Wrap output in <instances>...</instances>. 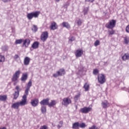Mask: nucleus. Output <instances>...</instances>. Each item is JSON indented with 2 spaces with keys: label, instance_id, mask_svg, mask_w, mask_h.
<instances>
[{
  "label": "nucleus",
  "instance_id": "nucleus-1",
  "mask_svg": "<svg viewBox=\"0 0 129 129\" xmlns=\"http://www.w3.org/2000/svg\"><path fill=\"white\" fill-rule=\"evenodd\" d=\"M26 104H28V102H27V97L26 96H23L21 101L13 103L11 107L14 109H18L20 106H24Z\"/></svg>",
  "mask_w": 129,
  "mask_h": 129
},
{
  "label": "nucleus",
  "instance_id": "nucleus-2",
  "mask_svg": "<svg viewBox=\"0 0 129 129\" xmlns=\"http://www.w3.org/2000/svg\"><path fill=\"white\" fill-rule=\"evenodd\" d=\"M20 74L21 71L18 70L17 71L13 76V77L12 78V81H13V82H14L13 85H14L15 86V85H17V84L18 83V79H19Z\"/></svg>",
  "mask_w": 129,
  "mask_h": 129
},
{
  "label": "nucleus",
  "instance_id": "nucleus-3",
  "mask_svg": "<svg viewBox=\"0 0 129 129\" xmlns=\"http://www.w3.org/2000/svg\"><path fill=\"white\" fill-rule=\"evenodd\" d=\"M66 73L64 69H60L59 71L56 72V73L53 74V77L57 78V77H59V76H63V75H65Z\"/></svg>",
  "mask_w": 129,
  "mask_h": 129
},
{
  "label": "nucleus",
  "instance_id": "nucleus-4",
  "mask_svg": "<svg viewBox=\"0 0 129 129\" xmlns=\"http://www.w3.org/2000/svg\"><path fill=\"white\" fill-rule=\"evenodd\" d=\"M115 25H116V20H112L105 25V27L107 29H113L115 27Z\"/></svg>",
  "mask_w": 129,
  "mask_h": 129
},
{
  "label": "nucleus",
  "instance_id": "nucleus-5",
  "mask_svg": "<svg viewBox=\"0 0 129 129\" xmlns=\"http://www.w3.org/2000/svg\"><path fill=\"white\" fill-rule=\"evenodd\" d=\"M98 81L100 84H103L105 83V76L101 74L98 76Z\"/></svg>",
  "mask_w": 129,
  "mask_h": 129
},
{
  "label": "nucleus",
  "instance_id": "nucleus-6",
  "mask_svg": "<svg viewBox=\"0 0 129 129\" xmlns=\"http://www.w3.org/2000/svg\"><path fill=\"white\" fill-rule=\"evenodd\" d=\"M71 102L72 101L70 98H69V97H66L62 99L61 104L64 106H68V105H69V104H70Z\"/></svg>",
  "mask_w": 129,
  "mask_h": 129
},
{
  "label": "nucleus",
  "instance_id": "nucleus-7",
  "mask_svg": "<svg viewBox=\"0 0 129 129\" xmlns=\"http://www.w3.org/2000/svg\"><path fill=\"white\" fill-rule=\"evenodd\" d=\"M48 37H49V34L48 33V32L45 31L42 32L41 34V35L40 36V39L41 41H43V42H45L47 39H48Z\"/></svg>",
  "mask_w": 129,
  "mask_h": 129
},
{
  "label": "nucleus",
  "instance_id": "nucleus-8",
  "mask_svg": "<svg viewBox=\"0 0 129 129\" xmlns=\"http://www.w3.org/2000/svg\"><path fill=\"white\" fill-rule=\"evenodd\" d=\"M32 86V81L30 80L27 84L26 89L25 90V94L23 96H25L27 97V96L29 94V91L30 90V88Z\"/></svg>",
  "mask_w": 129,
  "mask_h": 129
},
{
  "label": "nucleus",
  "instance_id": "nucleus-9",
  "mask_svg": "<svg viewBox=\"0 0 129 129\" xmlns=\"http://www.w3.org/2000/svg\"><path fill=\"white\" fill-rule=\"evenodd\" d=\"M49 100H50V99L48 98L46 99H44L40 102V104L44 106V105H48Z\"/></svg>",
  "mask_w": 129,
  "mask_h": 129
},
{
  "label": "nucleus",
  "instance_id": "nucleus-10",
  "mask_svg": "<svg viewBox=\"0 0 129 129\" xmlns=\"http://www.w3.org/2000/svg\"><path fill=\"white\" fill-rule=\"evenodd\" d=\"M31 104L34 107H36V106H37L38 104H39V99L35 98L33 100H32L31 102Z\"/></svg>",
  "mask_w": 129,
  "mask_h": 129
},
{
  "label": "nucleus",
  "instance_id": "nucleus-11",
  "mask_svg": "<svg viewBox=\"0 0 129 129\" xmlns=\"http://www.w3.org/2000/svg\"><path fill=\"white\" fill-rule=\"evenodd\" d=\"M23 47L28 48L29 47V45H30V43H31V41L29 39H26L23 40Z\"/></svg>",
  "mask_w": 129,
  "mask_h": 129
},
{
  "label": "nucleus",
  "instance_id": "nucleus-12",
  "mask_svg": "<svg viewBox=\"0 0 129 129\" xmlns=\"http://www.w3.org/2000/svg\"><path fill=\"white\" fill-rule=\"evenodd\" d=\"M40 14H41V12H40V11H36L34 12L29 13L27 15V17H38V16H39Z\"/></svg>",
  "mask_w": 129,
  "mask_h": 129
},
{
  "label": "nucleus",
  "instance_id": "nucleus-13",
  "mask_svg": "<svg viewBox=\"0 0 129 129\" xmlns=\"http://www.w3.org/2000/svg\"><path fill=\"white\" fill-rule=\"evenodd\" d=\"M91 110V108L90 107H84L83 108H81L80 110L81 112L82 113H88L89 111Z\"/></svg>",
  "mask_w": 129,
  "mask_h": 129
},
{
  "label": "nucleus",
  "instance_id": "nucleus-14",
  "mask_svg": "<svg viewBox=\"0 0 129 129\" xmlns=\"http://www.w3.org/2000/svg\"><path fill=\"white\" fill-rule=\"evenodd\" d=\"M75 54L76 57H77V58L81 57V56L83 54V50H82V49H78L76 50Z\"/></svg>",
  "mask_w": 129,
  "mask_h": 129
},
{
  "label": "nucleus",
  "instance_id": "nucleus-15",
  "mask_svg": "<svg viewBox=\"0 0 129 129\" xmlns=\"http://www.w3.org/2000/svg\"><path fill=\"white\" fill-rule=\"evenodd\" d=\"M31 61V58L30 57L26 56L24 59V64L25 66H28L30 64V62Z\"/></svg>",
  "mask_w": 129,
  "mask_h": 129
},
{
  "label": "nucleus",
  "instance_id": "nucleus-16",
  "mask_svg": "<svg viewBox=\"0 0 129 129\" xmlns=\"http://www.w3.org/2000/svg\"><path fill=\"white\" fill-rule=\"evenodd\" d=\"M56 104H57L56 100H52L50 103L48 102V106H49V107H53V106H54Z\"/></svg>",
  "mask_w": 129,
  "mask_h": 129
},
{
  "label": "nucleus",
  "instance_id": "nucleus-17",
  "mask_svg": "<svg viewBox=\"0 0 129 129\" xmlns=\"http://www.w3.org/2000/svg\"><path fill=\"white\" fill-rule=\"evenodd\" d=\"M121 59L123 60V61H126V60H129L128 53H124V55L121 56Z\"/></svg>",
  "mask_w": 129,
  "mask_h": 129
},
{
  "label": "nucleus",
  "instance_id": "nucleus-18",
  "mask_svg": "<svg viewBox=\"0 0 129 129\" xmlns=\"http://www.w3.org/2000/svg\"><path fill=\"white\" fill-rule=\"evenodd\" d=\"M28 79V74L24 73L22 74V77L21 78V81H26Z\"/></svg>",
  "mask_w": 129,
  "mask_h": 129
},
{
  "label": "nucleus",
  "instance_id": "nucleus-19",
  "mask_svg": "<svg viewBox=\"0 0 129 129\" xmlns=\"http://www.w3.org/2000/svg\"><path fill=\"white\" fill-rule=\"evenodd\" d=\"M62 26L63 27V28H66V29H71V28L70 25H69V23L66 22H62Z\"/></svg>",
  "mask_w": 129,
  "mask_h": 129
},
{
  "label": "nucleus",
  "instance_id": "nucleus-20",
  "mask_svg": "<svg viewBox=\"0 0 129 129\" xmlns=\"http://www.w3.org/2000/svg\"><path fill=\"white\" fill-rule=\"evenodd\" d=\"M32 48L33 49H38L39 48V42L35 41L32 45Z\"/></svg>",
  "mask_w": 129,
  "mask_h": 129
},
{
  "label": "nucleus",
  "instance_id": "nucleus-21",
  "mask_svg": "<svg viewBox=\"0 0 129 129\" xmlns=\"http://www.w3.org/2000/svg\"><path fill=\"white\" fill-rule=\"evenodd\" d=\"M108 105H109V103H108V102H107L106 100H105L102 102V106L103 108H106Z\"/></svg>",
  "mask_w": 129,
  "mask_h": 129
},
{
  "label": "nucleus",
  "instance_id": "nucleus-22",
  "mask_svg": "<svg viewBox=\"0 0 129 129\" xmlns=\"http://www.w3.org/2000/svg\"><path fill=\"white\" fill-rule=\"evenodd\" d=\"M82 23H83V20L80 19H77L75 22V24H77L79 27L82 25Z\"/></svg>",
  "mask_w": 129,
  "mask_h": 129
},
{
  "label": "nucleus",
  "instance_id": "nucleus-23",
  "mask_svg": "<svg viewBox=\"0 0 129 129\" xmlns=\"http://www.w3.org/2000/svg\"><path fill=\"white\" fill-rule=\"evenodd\" d=\"M50 30H56L57 29V27L56 26V23L53 22L51 23V26L50 27Z\"/></svg>",
  "mask_w": 129,
  "mask_h": 129
},
{
  "label": "nucleus",
  "instance_id": "nucleus-24",
  "mask_svg": "<svg viewBox=\"0 0 129 129\" xmlns=\"http://www.w3.org/2000/svg\"><path fill=\"white\" fill-rule=\"evenodd\" d=\"M72 128L78 129L79 128V122H75L73 124Z\"/></svg>",
  "mask_w": 129,
  "mask_h": 129
},
{
  "label": "nucleus",
  "instance_id": "nucleus-25",
  "mask_svg": "<svg viewBox=\"0 0 129 129\" xmlns=\"http://www.w3.org/2000/svg\"><path fill=\"white\" fill-rule=\"evenodd\" d=\"M20 95V92L15 91V93L13 94V99H17L18 97H19V96Z\"/></svg>",
  "mask_w": 129,
  "mask_h": 129
},
{
  "label": "nucleus",
  "instance_id": "nucleus-26",
  "mask_svg": "<svg viewBox=\"0 0 129 129\" xmlns=\"http://www.w3.org/2000/svg\"><path fill=\"white\" fill-rule=\"evenodd\" d=\"M8 98V97L7 95H0V101H6L7 100V99Z\"/></svg>",
  "mask_w": 129,
  "mask_h": 129
},
{
  "label": "nucleus",
  "instance_id": "nucleus-27",
  "mask_svg": "<svg viewBox=\"0 0 129 129\" xmlns=\"http://www.w3.org/2000/svg\"><path fill=\"white\" fill-rule=\"evenodd\" d=\"M41 111L42 113H46L47 112V108L45 106H41Z\"/></svg>",
  "mask_w": 129,
  "mask_h": 129
},
{
  "label": "nucleus",
  "instance_id": "nucleus-28",
  "mask_svg": "<svg viewBox=\"0 0 129 129\" xmlns=\"http://www.w3.org/2000/svg\"><path fill=\"white\" fill-rule=\"evenodd\" d=\"M2 51H4V52H6L9 50V46L7 45H4L2 47Z\"/></svg>",
  "mask_w": 129,
  "mask_h": 129
},
{
  "label": "nucleus",
  "instance_id": "nucleus-29",
  "mask_svg": "<svg viewBox=\"0 0 129 129\" xmlns=\"http://www.w3.org/2000/svg\"><path fill=\"white\" fill-rule=\"evenodd\" d=\"M84 88L85 89V91H88L89 89V85L87 84V83H86L84 85Z\"/></svg>",
  "mask_w": 129,
  "mask_h": 129
},
{
  "label": "nucleus",
  "instance_id": "nucleus-30",
  "mask_svg": "<svg viewBox=\"0 0 129 129\" xmlns=\"http://www.w3.org/2000/svg\"><path fill=\"white\" fill-rule=\"evenodd\" d=\"M115 33V31L113 30V29L108 30V35H114Z\"/></svg>",
  "mask_w": 129,
  "mask_h": 129
},
{
  "label": "nucleus",
  "instance_id": "nucleus-31",
  "mask_svg": "<svg viewBox=\"0 0 129 129\" xmlns=\"http://www.w3.org/2000/svg\"><path fill=\"white\" fill-rule=\"evenodd\" d=\"M23 42V39H17L15 41V44L16 45H18L19 44H22V43Z\"/></svg>",
  "mask_w": 129,
  "mask_h": 129
},
{
  "label": "nucleus",
  "instance_id": "nucleus-32",
  "mask_svg": "<svg viewBox=\"0 0 129 129\" xmlns=\"http://www.w3.org/2000/svg\"><path fill=\"white\" fill-rule=\"evenodd\" d=\"M32 30L33 32H34V33H36L38 31V27L36 25H33V26L32 28Z\"/></svg>",
  "mask_w": 129,
  "mask_h": 129
},
{
  "label": "nucleus",
  "instance_id": "nucleus-33",
  "mask_svg": "<svg viewBox=\"0 0 129 129\" xmlns=\"http://www.w3.org/2000/svg\"><path fill=\"white\" fill-rule=\"evenodd\" d=\"M74 41H75V37L73 36L69 37V42H71V43H72Z\"/></svg>",
  "mask_w": 129,
  "mask_h": 129
},
{
  "label": "nucleus",
  "instance_id": "nucleus-34",
  "mask_svg": "<svg viewBox=\"0 0 129 129\" xmlns=\"http://www.w3.org/2000/svg\"><path fill=\"white\" fill-rule=\"evenodd\" d=\"M86 126V125L85 124V123H79V127H81V128H84Z\"/></svg>",
  "mask_w": 129,
  "mask_h": 129
},
{
  "label": "nucleus",
  "instance_id": "nucleus-35",
  "mask_svg": "<svg viewBox=\"0 0 129 129\" xmlns=\"http://www.w3.org/2000/svg\"><path fill=\"white\" fill-rule=\"evenodd\" d=\"M81 95V94H80V93H79L78 95H76L74 97L75 100L77 101V100H78V98H79V97H80Z\"/></svg>",
  "mask_w": 129,
  "mask_h": 129
},
{
  "label": "nucleus",
  "instance_id": "nucleus-36",
  "mask_svg": "<svg viewBox=\"0 0 129 129\" xmlns=\"http://www.w3.org/2000/svg\"><path fill=\"white\" fill-rule=\"evenodd\" d=\"M99 72V71H98V70L95 69V70H94V71L93 72V74H94V75H97V74H98Z\"/></svg>",
  "mask_w": 129,
  "mask_h": 129
},
{
  "label": "nucleus",
  "instance_id": "nucleus-37",
  "mask_svg": "<svg viewBox=\"0 0 129 129\" xmlns=\"http://www.w3.org/2000/svg\"><path fill=\"white\" fill-rule=\"evenodd\" d=\"M0 62H5V56L0 55Z\"/></svg>",
  "mask_w": 129,
  "mask_h": 129
},
{
  "label": "nucleus",
  "instance_id": "nucleus-38",
  "mask_svg": "<svg viewBox=\"0 0 129 129\" xmlns=\"http://www.w3.org/2000/svg\"><path fill=\"white\" fill-rule=\"evenodd\" d=\"M99 43L100 41L99 40H96L95 42H94V46H95V47H97V46H98L99 45Z\"/></svg>",
  "mask_w": 129,
  "mask_h": 129
},
{
  "label": "nucleus",
  "instance_id": "nucleus-39",
  "mask_svg": "<svg viewBox=\"0 0 129 129\" xmlns=\"http://www.w3.org/2000/svg\"><path fill=\"white\" fill-rule=\"evenodd\" d=\"M88 12V8L86 7V8L84 9V10L83 11V13H84V15H86V14H87Z\"/></svg>",
  "mask_w": 129,
  "mask_h": 129
},
{
  "label": "nucleus",
  "instance_id": "nucleus-40",
  "mask_svg": "<svg viewBox=\"0 0 129 129\" xmlns=\"http://www.w3.org/2000/svg\"><path fill=\"white\" fill-rule=\"evenodd\" d=\"M89 129H98V127L96 125H93L91 127H90Z\"/></svg>",
  "mask_w": 129,
  "mask_h": 129
},
{
  "label": "nucleus",
  "instance_id": "nucleus-41",
  "mask_svg": "<svg viewBox=\"0 0 129 129\" xmlns=\"http://www.w3.org/2000/svg\"><path fill=\"white\" fill-rule=\"evenodd\" d=\"M15 89L17 90V92H20V91L21 90V89L20 88V86H17L15 87Z\"/></svg>",
  "mask_w": 129,
  "mask_h": 129
},
{
  "label": "nucleus",
  "instance_id": "nucleus-42",
  "mask_svg": "<svg viewBox=\"0 0 129 129\" xmlns=\"http://www.w3.org/2000/svg\"><path fill=\"white\" fill-rule=\"evenodd\" d=\"M48 127L46 125H44L43 126H41L40 127V129H48Z\"/></svg>",
  "mask_w": 129,
  "mask_h": 129
},
{
  "label": "nucleus",
  "instance_id": "nucleus-43",
  "mask_svg": "<svg viewBox=\"0 0 129 129\" xmlns=\"http://www.w3.org/2000/svg\"><path fill=\"white\" fill-rule=\"evenodd\" d=\"M128 39H127V38L125 37L124 38V42L125 44H128Z\"/></svg>",
  "mask_w": 129,
  "mask_h": 129
},
{
  "label": "nucleus",
  "instance_id": "nucleus-44",
  "mask_svg": "<svg viewBox=\"0 0 129 129\" xmlns=\"http://www.w3.org/2000/svg\"><path fill=\"white\" fill-rule=\"evenodd\" d=\"M126 33H129V25H127L125 28Z\"/></svg>",
  "mask_w": 129,
  "mask_h": 129
},
{
  "label": "nucleus",
  "instance_id": "nucleus-45",
  "mask_svg": "<svg viewBox=\"0 0 129 129\" xmlns=\"http://www.w3.org/2000/svg\"><path fill=\"white\" fill-rule=\"evenodd\" d=\"M18 58H19V55L16 54V55L14 56V59H18Z\"/></svg>",
  "mask_w": 129,
  "mask_h": 129
},
{
  "label": "nucleus",
  "instance_id": "nucleus-46",
  "mask_svg": "<svg viewBox=\"0 0 129 129\" xmlns=\"http://www.w3.org/2000/svg\"><path fill=\"white\" fill-rule=\"evenodd\" d=\"M61 127H62V125L59 124L57 125V128H61Z\"/></svg>",
  "mask_w": 129,
  "mask_h": 129
},
{
  "label": "nucleus",
  "instance_id": "nucleus-47",
  "mask_svg": "<svg viewBox=\"0 0 129 129\" xmlns=\"http://www.w3.org/2000/svg\"><path fill=\"white\" fill-rule=\"evenodd\" d=\"M59 124H60L61 125H62L63 124V121H60L59 122Z\"/></svg>",
  "mask_w": 129,
  "mask_h": 129
},
{
  "label": "nucleus",
  "instance_id": "nucleus-48",
  "mask_svg": "<svg viewBox=\"0 0 129 129\" xmlns=\"http://www.w3.org/2000/svg\"><path fill=\"white\" fill-rule=\"evenodd\" d=\"M27 18H28L29 20H32V19H33V17H27Z\"/></svg>",
  "mask_w": 129,
  "mask_h": 129
},
{
  "label": "nucleus",
  "instance_id": "nucleus-49",
  "mask_svg": "<svg viewBox=\"0 0 129 129\" xmlns=\"http://www.w3.org/2000/svg\"><path fill=\"white\" fill-rule=\"evenodd\" d=\"M3 2H4V3H8V2H10L9 0H2Z\"/></svg>",
  "mask_w": 129,
  "mask_h": 129
},
{
  "label": "nucleus",
  "instance_id": "nucleus-50",
  "mask_svg": "<svg viewBox=\"0 0 129 129\" xmlns=\"http://www.w3.org/2000/svg\"><path fill=\"white\" fill-rule=\"evenodd\" d=\"M64 8H66L67 7H68V4H66L64 5Z\"/></svg>",
  "mask_w": 129,
  "mask_h": 129
},
{
  "label": "nucleus",
  "instance_id": "nucleus-51",
  "mask_svg": "<svg viewBox=\"0 0 129 129\" xmlns=\"http://www.w3.org/2000/svg\"><path fill=\"white\" fill-rule=\"evenodd\" d=\"M94 1V0H90L89 2H90V3H93Z\"/></svg>",
  "mask_w": 129,
  "mask_h": 129
},
{
  "label": "nucleus",
  "instance_id": "nucleus-52",
  "mask_svg": "<svg viewBox=\"0 0 129 129\" xmlns=\"http://www.w3.org/2000/svg\"><path fill=\"white\" fill-rule=\"evenodd\" d=\"M0 129H7L6 127H3L2 128H0Z\"/></svg>",
  "mask_w": 129,
  "mask_h": 129
},
{
  "label": "nucleus",
  "instance_id": "nucleus-53",
  "mask_svg": "<svg viewBox=\"0 0 129 129\" xmlns=\"http://www.w3.org/2000/svg\"><path fill=\"white\" fill-rule=\"evenodd\" d=\"M52 126H55L56 125L54 124V123H52Z\"/></svg>",
  "mask_w": 129,
  "mask_h": 129
},
{
  "label": "nucleus",
  "instance_id": "nucleus-54",
  "mask_svg": "<svg viewBox=\"0 0 129 129\" xmlns=\"http://www.w3.org/2000/svg\"><path fill=\"white\" fill-rule=\"evenodd\" d=\"M55 2H57V3H59V2H60V0H55Z\"/></svg>",
  "mask_w": 129,
  "mask_h": 129
},
{
  "label": "nucleus",
  "instance_id": "nucleus-55",
  "mask_svg": "<svg viewBox=\"0 0 129 129\" xmlns=\"http://www.w3.org/2000/svg\"><path fill=\"white\" fill-rule=\"evenodd\" d=\"M106 64H107V62H104V65H106Z\"/></svg>",
  "mask_w": 129,
  "mask_h": 129
},
{
  "label": "nucleus",
  "instance_id": "nucleus-56",
  "mask_svg": "<svg viewBox=\"0 0 129 129\" xmlns=\"http://www.w3.org/2000/svg\"><path fill=\"white\" fill-rule=\"evenodd\" d=\"M90 0H85V2H89Z\"/></svg>",
  "mask_w": 129,
  "mask_h": 129
},
{
  "label": "nucleus",
  "instance_id": "nucleus-57",
  "mask_svg": "<svg viewBox=\"0 0 129 129\" xmlns=\"http://www.w3.org/2000/svg\"><path fill=\"white\" fill-rule=\"evenodd\" d=\"M9 2H11V0H9Z\"/></svg>",
  "mask_w": 129,
  "mask_h": 129
}]
</instances>
